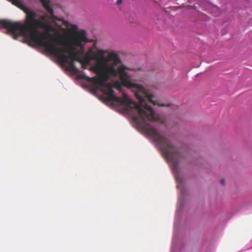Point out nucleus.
<instances>
[{
    "label": "nucleus",
    "mask_w": 252,
    "mask_h": 252,
    "mask_svg": "<svg viewBox=\"0 0 252 252\" xmlns=\"http://www.w3.org/2000/svg\"><path fill=\"white\" fill-rule=\"evenodd\" d=\"M130 76L129 75H128ZM130 77V81L131 78ZM121 82L116 81L114 84L110 83L112 85V90L114 92L113 88H115L119 91H122V86L130 89L134 92L135 95L139 100L140 104H137L132 101L128 95L124 93H123V97L124 94L127 95V97L130 100L131 103L134 104L136 106L132 105L127 107L126 104L124 103H118L115 101H109L107 98L108 95L101 91L104 94L107 95L106 100L108 101L112 102L114 104L119 105H123L124 106L125 110L126 112L129 114L133 121H134L138 127L142 130L144 131L149 136L152 138L161 152L164 158L172 164L174 170L177 169L179 164L183 158V155L180 148L176 146L171 140L162 135L155 127L150 125L151 122H158L160 124L166 125L164 119L160 117L157 113H155L152 107L148 104L151 103L154 105H157L159 106H168L169 105H166L164 103H159L157 100H153L154 95L149 94L146 91L145 88L141 85L138 84L132 83L136 86L128 87L125 86ZM113 95H116L113 93ZM116 97H117L116 96ZM121 98V97H120Z\"/></svg>",
    "instance_id": "f257e3e1"
},
{
    "label": "nucleus",
    "mask_w": 252,
    "mask_h": 252,
    "mask_svg": "<svg viewBox=\"0 0 252 252\" xmlns=\"http://www.w3.org/2000/svg\"><path fill=\"white\" fill-rule=\"evenodd\" d=\"M105 51L100 49L97 50V59L96 64L92 67V70L97 74L93 77H86V80L94 85V91L97 92L99 90H102L104 93L108 95L107 99L109 101H115L118 103H124L129 108L131 105L136 106L131 103L130 100L127 95L124 94L123 99L116 97L113 95L112 85L106 82L110 79V77H116L119 76L122 84L128 87L136 86L130 81V77L126 72L127 68L125 66H121L116 68L117 64L120 63L118 55L114 52L109 53L107 56H104Z\"/></svg>",
    "instance_id": "f03ea898"
},
{
    "label": "nucleus",
    "mask_w": 252,
    "mask_h": 252,
    "mask_svg": "<svg viewBox=\"0 0 252 252\" xmlns=\"http://www.w3.org/2000/svg\"><path fill=\"white\" fill-rule=\"evenodd\" d=\"M37 14L33 10H29L26 14L24 24L20 22L2 21L4 28L10 33L14 39L22 36L29 37L30 42L42 47L46 52L59 38L50 32H54L55 28L50 23L45 22L36 18Z\"/></svg>",
    "instance_id": "7ed1b4c3"
},
{
    "label": "nucleus",
    "mask_w": 252,
    "mask_h": 252,
    "mask_svg": "<svg viewBox=\"0 0 252 252\" xmlns=\"http://www.w3.org/2000/svg\"><path fill=\"white\" fill-rule=\"evenodd\" d=\"M59 47L55 43L46 51L47 53L58 59L60 62H68L69 59L73 62L77 61L83 66L82 58L75 53V47L69 44H65L61 40H57Z\"/></svg>",
    "instance_id": "20e7f679"
},
{
    "label": "nucleus",
    "mask_w": 252,
    "mask_h": 252,
    "mask_svg": "<svg viewBox=\"0 0 252 252\" xmlns=\"http://www.w3.org/2000/svg\"><path fill=\"white\" fill-rule=\"evenodd\" d=\"M56 37L59 38L58 39L65 43V44H69L75 47L76 50H74V52L80 57L84 53L85 44L90 42L87 38L86 32L84 30L76 32L70 38H67L59 33H58Z\"/></svg>",
    "instance_id": "39448f33"
},
{
    "label": "nucleus",
    "mask_w": 252,
    "mask_h": 252,
    "mask_svg": "<svg viewBox=\"0 0 252 252\" xmlns=\"http://www.w3.org/2000/svg\"><path fill=\"white\" fill-rule=\"evenodd\" d=\"M42 5L45 8L49 15L45 14L41 16L40 20L45 22L49 23L48 20L55 21L58 20V18L54 14L53 9L50 5V1L48 0H40Z\"/></svg>",
    "instance_id": "423d86ee"
},
{
    "label": "nucleus",
    "mask_w": 252,
    "mask_h": 252,
    "mask_svg": "<svg viewBox=\"0 0 252 252\" xmlns=\"http://www.w3.org/2000/svg\"><path fill=\"white\" fill-rule=\"evenodd\" d=\"M97 50L94 51L92 48H90L82 58L83 67L89 65L92 60L96 62Z\"/></svg>",
    "instance_id": "0eeeda50"
},
{
    "label": "nucleus",
    "mask_w": 252,
    "mask_h": 252,
    "mask_svg": "<svg viewBox=\"0 0 252 252\" xmlns=\"http://www.w3.org/2000/svg\"><path fill=\"white\" fill-rule=\"evenodd\" d=\"M8 0L10 1L12 4L22 10L26 13V14L27 13L28 11L30 10V9L27 7L20 0Z\"/></svg>",
    "instance_id": "6e6552de"
},
{
    "label": "nucleus",
    "mask_w": 252,
    "mask_h": 252,
    "mask_svg": "<svg viewBox=\"0 0 252 252\" xmlns=\"http://www.w3.org/2000/svg\"><path fill=\"white\" fill-rule=\"evenodd\" d=\"M62 63H69V67L68 69L72 71V72L74 73H77L80 72V71L79 69L76 67L75 65L74 62L70 60H68V62H60Z\"/></svg>",
    "instance_id": "1a4fd4ad"
},
{
    "label": "nucleus",
    "mask_w": 252,
    "mask_h": 252,
    "mask_svg": "<svg viewBox=\"0 0 252 252\" xmlns=\"http://www.w3.org/2000/svg\"><path fill=\"white\" fill-rule=\"evenodd\" d=\"M66 26H67V28H68L69 31L74 32V33L71 35V36L72 35H73L76 32H79V31H77V30L78 29V27H77V25H76L69 24L67 23L66 24Z\"/></svg>",
    "instance_id": "9d476101"
},
{
    "label": "nucleus",
    "mask_w": 252,
    "mask_h": 252,
    "mask_svg": "<svg viewBox=\"0 0 252 252\" xmlns=\"http://www.w3.org/2000/svg\"><path fill=\"white\" fill-rule=\"evenodd\" d=\"M2 21H8V20H0V26H1L2 27L4 28V26L3 24H2Z\"/></svg>",
    "instance_id": "9b49d317"
},
{
    "label": "nucleus",
    "mask_w": 252,
    "mask_h": 252,
    "mask_svg": "<svg viewBox=\"0 0 252 252\" xmlns=\"http://www.w3.org/2000/svg\"><path fill=\"white\" fill-rule=\"evenodd\" d=\"M122 0H117L116 2L117 4L119 5L121 4L122 2Z\"/></svg>",
    "instance_id": "f8f14e48"
},
{
    "label": "nucleus",
    "mask_w": 252,
    "mask_h": 252,
    "mask_svg": "<svg viewBox=\"0 0 252 252\" xmlns=\"http://www.w3.org/2000/svg\"><path fill=\"white\" fill-rule=\"evenodd\" d=\"M220 183L222 184V185H224V183H225V181L224 179H221L220 180Z\"/></svg>",
    "instance_id": "ddd939ff"
}]
</instances>
